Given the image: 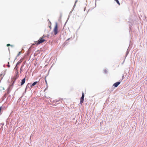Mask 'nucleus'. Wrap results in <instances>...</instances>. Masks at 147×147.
Returning a JSON list of instances; mask_svg holds the SVG:
<instances>
[{
	"instance_id": "a211bd4d",
	"label": "nucleus",
	"mask_w": 147,
	"mask_h": 147,
	"mask_svg": "<svg viewBox=\"0 0 147 147\" xmlns=\"http://www.w3.org/2000/svg\"><path fill=\"white\" fill-rule=\"evenodd\" d=\"M7 66L8 67H10V65H9V62H8V64L7 65Z\"/></svg>"
},
{
	"instance_id": "c85d7f7f",
	"label": "nucleus",
	"mask_w": 147,
	"mask_h": 147,
	"mask_svg": "<svg viewBox=\"0 0 147 147\" xmlns=\"http://www.w3.org/2000/svg\"><path fill=\"white\" fill-rule=\"evenodd\" d=\"M3 67H5V65H3Z\"/></svg>"
},
{
	"instance_id": "7c9ffc66",
	"label": "nucleus",
	"mask_w": 147,
	"mask_h": 147,
	"mask_svg": "<svg viewBox=\"0 0 147 147\" xmlns=\"http://www.w3.org/2000/svg\"><path fill=\"white\" fill-rule=\"evenodd\" d=\"M9 97H10V95H9V96L8 97H9Z\"/></svg>"
},
{
	"instance_id": "0eeeda50",
	"label": "nucleus",
	"mask_w": 147,
	"mask_h": 147,
	"mask_svg": "<svg viewBox=\"0 0 147 147\" xmlns=\"http://www.w3.org/2000/svg\"><path fill=\"white\" fill-rule=\"evenodd\" d=\"M26 80V77L24 78L22 80L20 84L21 86H22L23 85L24 83H25Z\"/></svg>"
},
{
	"instance_id": "6e6552de",
	"label": "nucleus",
	"mask_w": 147,
	"mask_h": 147,
	"mask_svg": "<svg viewBox=\"0 0 147 147\" xmlns=\"http://www.w3.org/2000/svg\"><path fill=\"white\" fill-rule=\"evenodd\" d=\"M39 82V81L37 82H35L34 83H33L30 86L31 87V88H32L33 86H34L36 84Z\"/></svg>"
},
{
	"instance_id": "f257e3e1",
	"label": "nucleus",
	"mask_w": 147,
	"mask_h": 147,
	"mask_svg": "<svg viewBox=\"0 0 147 147\" xmlns=\"http://www.w3.org/2000/svg\"><path fill=\"white\" fill-rule=\"evenodd\" d=\"M53 31L54 32V34L56 35L58 33V26H57V23L56 22L55 23V26L54 29L53 30Z\"/></svg>"
},
{
	"instance_id": "a878e982",
	"label": "nucleus",
	"mask_w": 147,
	"mask_h": 147,
	"mask_svg": "<svg viewBox=\"0 0 147 147\" xmlns=\"http://www.w3.org/2000/svg\"><path fill=\"white\" fill-rule=\"evenodd\" d=\"M47 37L48 38H49V35L48 34L47 35Z\"/></svg>"
},
{
	"instance_id": "6ab92c4d",
	"label": "nucleus",
	"mask_w": 147,
	"mask_h": 147,
	"mask_svg": "<svg viewBox=\"0 0 147 147\" xmlns=\"http://www.w3.org/2000/svg\"><path fill=\"white\" fill-rule=\"evenodd\" d=\"M70 38H68L67 40L65 42V43H67V41L68 40H69L70 39Z\"/></svg>"
},
{
	"instance_id": "4be33fe9",
	"label": "nucleus",
	"mask_w": 147,
	"mask_h": 147,
	"mask_svg": "<svg viewBox=\"0 0 147 147\" xmlns=\"http://www.w3.org/2000/svg\"><path fill=\"white\" fill-rule=\"evenodd\" d=\"M49 22L51 24V25L50 26H49V28H51V22H50V21H49Z\"/></svg>"
},
{
	"instance_id": "bb28decb",
	"label": "nucleus",
	"mask_w": 147,
	"mask_h": 147,
	"mask_svg": "<svg viewBox=\"0 0 147 147\" xmlns=\"http://www.w3.org/2000/svg\"><path fill=\"white\" fill-rule=\"evenodd\" d=\"M28 88H29V83H28Z\"/></svg>"
},
{
	"instance_id": "9d476101",
	"label": "nucleus",
	"mask_w": 147,
	"mask_h": 147,
	"mask_svg": "<svg viewBox=\"0 0 147 147\" xmlns=\"http://www.w3.org/2000/svg\"><path fill=\"white\" fill-rule=\"evenodd\" d=\"M6 94H5L4 95L2 96L1 98L2 100H3L6 97Z\"/></svg>"
},
{
	"instance_id": "1a4fd4ad",
	"label": "nucleus",
	"mask_w": 147,
	"mask_h": 147,
	"mask_svg": "<svg viewBox=\"0 0 147 147\" xmlns=\"http://www.w3.org/2000/svg\"><path fill=\"white\" fill-rule=\"evenodd\" d=\"M11 89H10V87H9L7 89V93L6 94H9L10 92Z\"/></svg>"
},
{
	"instance_id": "20e7f679",
	"label": "nucleus",
	"mask_w": 147,
	"mask_h": 147,
	"mask_svg": "<svg viewBox=\"0 0 147 147\" xmlns=\"http://www.w3.org/2000/svg\"><path fill=\"white\" fill-rule=\"evenodd\" d=\"M62 100L63 99H60L59 100H54L53 101V103H55V104H57H57L61 103V102Z\"/></svg>"
},
{
	"instance_id": "423d86ee",
	"label": "nucleus",
	"mask_w": 147,
	"mask_h": 147,
	"mask_svg": "<svg viewBox=\"0 0 147 147\" xmlns=\"http://www.w3.org/2000/svg\"><path fill=\"white\" fill-rule=\"evenodd\" d=\"M121 81H119L118 82H117L115 83H114L113 86H114L115 87H117L118 85L120 84Z\"/></svg>"
},
{
	"instance_id": "aec40b11",
	"label": "nucleus",
	"mask_w": 147,
	"mask_h": 147,
	"mask_svg": "<svg viewBox=\"0 0 147 147\" xmlns=\"http://www.w3.org/2000/svg\"><path fill=\"white\" fill-rule=\"evenodd\" d=\"M45 36L44 34L43 36H42V37L41 38L42 39L43 38H44L45 37Z\"/></svg>"
},
{
	"instance_id": "5701e85b",
	"label": "nucleus",
	"mask_w": 147,
	"mask_h": 147,
	"mask_svg": "<svg viewBox=\"0 0 147 147\" xmlns=\"http://www.w3.org/2000/svg\"><path fill=\"white\" fill-rule=\"evenodd\" d=\"M21 62H17V63L16 64V65H18L19 64H20L21 63Z\"/></svg>"
},
{
	"instance_id": "9b49d317",
	"label": "nucleus",
	"mask_w": 147,
	"mask_h": 147,
	"mask_svg": "<svg viewBox=\"0 0 147 147\" xmlns=\"http://www.w3.org/2000/svg\"><path fill=\"white\" fill-rule=\"evenodd\" d=\"M28 84L27 85V86H26V88H25V91L24 92V94L26 93V90L28 88Z\"/></svg>"
},
{
	"instance_id": "f03ea898",
	"label": "nucleus",
	"mask_w": 147,
	"mask_h": 147,
	"mask_svg": "<svg viewBox=\"0 0 147 147\" xmlns=\"http://www.w3.org/2000/svg\"><path fill=\"white\" fill-rule=\"evenodd\" d=\"M45 40L44 39H42L41 38H40V39L38 40L36 42V44L37 45H39L40 44L42 43L44 41H45Z\"/></svg>"
},
{
	"instance_id": "2f4dec72",
	"label": "nucleus",
	"mask_w": 147,
	"mask_h": 147,
	"mask_svg": "<svg viewBox=\"0 0 147 147\" xmlns=\"http://www.w3.org/2000/svg\"><path fill=\"white\" fill-rule=\"evenodd\" d=\"M1 75H2V74H0V76H1Z\"/></svg>"
},
{
	"instance_id": "b1692460",
	"label": "nucleus",
	"mask_w": 147,
	"mask_h": 147,
	"mask_svg": "<svg viewBox=\"0 0 147 147\" xmlns=\"http://www.w3.org/2000/svg\"><path fill=\"white\" fill-rule=\"evenodd\" d=\"M9 46H11V45L9 44H7V47Z\"/></svg>"
},
{
	"instance_id": "393cba45",
	"label": "nucleus",
	"mask_w": 147,
	"mask_h": 147,
	"mask_svg": "<svg viewBox=\"0 0 147 147\" xmlns=\"http://www.w3.org/2000/svg\"><path fill=\"white\" fill-rule=\"evenodd\" d=\"M20 73H21V71H22V67H21L20 69Z\"/></svg>"
},
{
	"instance_id": "c756f323",
	"label": "nucleus",
	"mask_w": 147,
	"mask_h": 147,
	"mask_svg": "<svg viewBox=\"0 0 147 147\" xmlns=\"http://www.w3.org/2000/svg\"><path fill=\"white\" fill-rule=\"evenodd\" d=\"M67 22V21L65 23V24H66V22Z\"/></svg>"
},
{
	"instance_id": "ddd939ff",
	"label": "nucleus",
	"mask_w": 147,
	"mask_h": 147,
	"mask_svg": "<svg viewBox=\"0 0 147 147\" xmlns=\"http://www.w3.org/2000/svg\"><path fill=\"white\" fill-rule=\"evenodd\" d=\"M78 0H76L75 1V3H74V6H73V7L74 8L76 6V3H77V2H78Z\"/></svg>"
},
{
	"instance_id": "f8f14e48",
	"label": "nucleus",
	"mask_w": 147,
	"mask_h": 147,
	"mask_svg": "<svg viewBox=\"0 0 147 147\" xmlns=\"http://www.w3.org/2000/svg\"><path fill=\"white\" fill-rule=\"evenodd\" d=\"M129 51L127 49V51L126 53V55H125L126 57H127V55H128V54L129 53Z\"/></svg>"
},
{
	"instance_id": "4468645a",
	"label": "nucleus",
	"mask_w": 147,
	"mask_h": 147,
	"mask_svg": "<svg viewBox=\"0 0 147 147\" xmlns=\"http://www.w3.org/2000/svg\"><path fill=\"white\" fill-rule=\"evenodd\" d=\"M114 0L118 4H119V5L120 4L119 2V1H118V0Z\"/></svg>"
},
{
	"instance_id": "f3484780",
	"label": "nucleus",
	"mask_w": 147,
	"mask_h": 147,
	"mask_svg": "<svg viewBox=\"0 0 147 147\" xmlns=\"http://www.w3.org/2000/svg\"><path fill=\"white\" fill-rule=\"evenodd\" d=\"M21 53V52H19L18 55H17V57H18L20 55V54Z\"/></svg>"
},
{
	"instance_id": "dca6fc26",
	"label": "nucleus",
	"mask_w": 147,
	"mask_h": 147,
	"mask_svg": "<svg viewBox=\"0 0 147 147\" xmlns=\"http://www.w3.org/2000/svg\"><path fill=\"white\" fill-rule=\"evenodd\" d=\"M104 73L105 74H107V69H105L104 70Z\"/></svg>"
},
{
	"instance_id": "39448f33",
	"label": "nucleus",
	"mask_w": 147,
	"mask_h": 147,
	"mask_svg": "<svg viewBox=\"0 0 147 147\" xmlns=\"http://www.w3.org/2000/svg\"><path fill=\"white\" fill-rule=\"evenodd\" d=\"M84 93L83 92H82V96L80 98V104H82L84 100Z\"/></svg>"
},
{
	"instance_id": "412c9836",
	"label": "nucleus",
	"mask_w": 147,
	"mask_h": 147,
	"mask_svg": "<svg viewBox=\"0 0 147 147\" xmlns=\"http://www.w3.org/2000/svg\"><path fill=\"white\" fill-rule=\"evenodd\" d=\"M24 62L22 64V65L21 66V67H22H22L24 66Z\"/></svg>"
},
{
	"instance_id": "cd10ccee",
	"label": "nucleus",
	"mask_w": 147,
	"mask_h": 147,
	"mask_svg": "<svg viewBox=\"0 0 147 147\" xmlns=\"http://www.w3.org/2000/svg\"><path fill=\"white\" fill-rule=\"evenodd\" d=\"M45 82H46V84H47V81L46 80H45Z\"/></svg>"
},
{
	"instance_id": "7ed1b4c3",
	"label": "nucleus",
	"mask_w": 147,
	"mask_h": 147,
	"mask_svg": "<svg viewBox=\"0 0 147 147\" xmlns=\"http://www.w3.org/2000/svg\"><path fill=\"white\" fill-rule=\"evenodd\" d=\"M18 70L16 72V74L15 76H14L13 77V80H14L13 81L12 83V85H13L14 84L17 78H18L19 77V76L18 75Z\"/></svg>"
},
{
	"instance_id": "2eb2a0df",
	"label": "nucleus",
	"mask_w": 147,
	"mask_h": 147,
	"mask_svg": "<svg viewBox=\"0 0 147 147\" xmlns=\"http://www.w3.org/2000/svg\"><path fill=\"white\" fill-rule=\"evenodd\" d=\"M18 68V66H17V65H16V66L14 68V69H16V70H17Z\"/></svg>"
}]
</instances>
